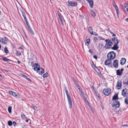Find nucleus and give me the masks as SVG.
Masks as SVG:
<instances>
[{"instance_id":"1","label":"nucleus","mask_w":128,"mask_h":128,"mask_svg":"<svg viewBox=\"0 0 128 128\" xmlns=\"http://www.w3.org/2000/svg\"><path fill=\"white\" fill-rule=\"evenodd\" d=\"M112 40L114 43L113 46L111 48L112 49L114 50H117L119 48L117 46L119 41H118L117 38L114 37L112 38Z\"/></svg>"},{"instance_id":"2","label":"nucleus","mask_w":128,"mask_h":128,"mask_svg":"<svg viewBox=\"0 0 128 128\" xmlns=\"http://www.w3.org/2000/svg\"><path fill=\"white\" fill-rule=\"evenodd\" d=\"M106 42V44L105 46L104 47L106 49H109L110 48V46H112L113 44L114 43L112 40H109V39L106 40H105Z\"/></svg>"},{"instance_id":"3","label":"nucleus","mask_w":128,"mask_h":128,"mask_svg":"<svg viewBox=\"0 0 128 128\" xmlns=\"http://www.w3.org/2000/svg\"><path fill=\"white\" fill-rule=\"evenodd\" d=\"M116 57V54L113 51L110 52L107 55L108 58L111 60L114 59Z\"/></svg>"},{"instance_id":"4","label":"nucleus","mask_w":128,"mask_h":128,"mask_svg":"<svg viewBox=\"0 0 128 128\" xmlns=\"http://www.w3.org/2000/svg\"><path fill=\"white\" fill-rule=\"evenodd\" d=\"M65 92L67 96V99L70 106V108H71L72 107V104L71 98L69 95L68 94V91H66Z\"/></svg>"},{"instance_id":"5","label":"nucleus","mask_w":128,"mask_h":128,"mask_svg":"<svg viewBox=\"0 0 128 128\" xmlns=\"http://www.w3.org/2000/svg\"><path fill=\"white\" fill-rule=\"evenodd\" d=\"M120 105L119 102L117 100H116L114 102L112 105V107L116 109L119 107Z\"/></svg>"},{"instance_id":"6","label":"nucleus","mask_w":128,"mask_h":128,"mask_svg":"<svg viewBox=\"0 0 128 128\" xmlns=\"http://www.w3.org/2000/svg\"><path fill=\"white\" fill-rule=\"evenodd\" d=\"M111 90L110 88H106L104 90L103 93L105 95L108 96L111 93Z\"/></svg>"},{"instance_id":"7","label":"nucleus","mask_w":128,"mask_h":128,"mask_svg":"<svg viewBox=\"0 0 128 128\" xmlns=\"http://www.w3.org/2000/svg\"><path fill=\"white\" fill-rule=\"evenodd\" d=\"M66 4L69 6H77V3L73 1H68L66 3Z\"/></svg>"},{"instance_id":"8","label":"nucleus","mask_w":128,"mask_h":128,"mask_svg":"<svg viewBox=\"0 0 128 128\" xmlns=\"http://www.w3.org/2000/svg\"><path fill=\"white\" fill-rule=\"evenodd\" d=\"M8 40V39L6 37H4L1 38V40L2 43L3 44H6Z\"/></svg>"},{"instance_id":"9","label":"nucleus","mask_w":128,"mask_h":128,"mask_svg":"<svg viewBox=\"0 0 128 128\" xmlns=\"http://www.w3.org/2000/svg\"><path fill=\"white\" fill-rule=\"evenodd\" d=\"M127 89L126 88L123 89L122 91V95L124 96H126L128 95V93L127 92Z\"/></svg>"},{"instance_id":"10","label":"nucleus","mask_w":128,"mask_h":128,"mask_svg":"<svg viewBox=\"0 0 128 128\" xmlns=\"http://www.w3.org/2000/svg\"><path fill=\"white\" fill-rule=\"evenodd\" d=\"M124 70V68H122L120 70L118 69L117 70L116 72L117 75L120 76L122 74V72Z\"/></svg>"},{"instance_id":"11","label":"nucleus","mask_w":128,"mask_h":128,"mask_svg":"<svg viewBox=\"0 0 128 128\" xmlns=\"http://www.w3.org/2000/svg\"><path fill=\"white\" fill-rule=\"evenodd\" d=\"M9 94L13 96L16 97L19 96V94L12 91H9L8 92Z\"/></svg>"},{"instance_id":"12","label":"nucleus","mask_w":128,"mask_h":128,"mask_svg":"<svg viewBox=\"0 0 128 128\" xmlns=\"http://www.w3.org/2000/svg\"><path fill=\"white\" fill-rule=\"evenodd\" d=\"M118 62L117 60H115L114 61L113 66L114 67L116 68L118 67Z\"/></svg>"},{"instance_id":"13","label":"nucleus","mask_w":128,"mask_h":128,"mask_svg":"<svg viewBox=\"0 0 128 128\" xmlns=\"http://www.w3.org/2000/svg\"><path fill=\"white\" fill-rule=\"evenodd\" d=\"M34 69L35 71H37L39 70L40 68V66L38 64H35L34 66Z\"/></svg>"},{"instance_id":"14","label":"nucleus","mask_w":128,"mask_h":128,"mask_svg":"<svg viewBox=\"0 0 128 128\" xmlns=\"http://www.w3.org/2000/svg\"><path fill=\"white\" fill-rule=\"evenodd\" d=\"M122 87V82L120 80H118L117 82V84L116 86L117 88L120 89Z\"/></svg>"},{"instance_id":"15","label":"nucleus","mask_w":128,"mask_h":128,"mask_svg":"<svg viewBox=\"0 0 128 128\" xmlns=\"http://www.w3.org/2000/svg\"><path fill=\"white\" fill-rule=\"evenodd\" d=\"M126 59L124 58H122L120 60V64L121 65H124L126 62Z\"/></svg>"},{"instance_id":"16","label":"nucleus","mask_w":128,"mask_h":128,"mask_svg":"<svg viewBox=\"0 0 128 128\" xmlns=\"http://www.w3.org/2000/svg\"><path fill=\"white\" fill-rule=\"evenodd\" d=\"M111 60L108 58L105 61L104 64L106 65H108V64H110V63H111Z\"/></svg>"},{"instance_id":"17","label":"nucleus","mask_w":128,"mask_h":128,"mask_svg":"<svg viewBox=\"0 0 128 128\" xmlns=\"http://www.w3.org/2000/svg\"><path fill=\"white\" fill-rule=\"evenodd\" d=\"M37 72L40 74H42L44 72V70L42 68H40Z\"/></svg>"},{"instance_id":"18","label":"nucleus","mask_w":128,"mask_h":128,"mask_svg":"<svg viewBox=\"0 0 128 128\" xmlns=\"http://www.w3.org/2000/svg\"><path fill=\"white\" fill-rule=\"evenodd\" d=\"M104 47V45L102 43H100L97 47V48L98 50H100L102 48Z\"/></svg>"},{"instance_id":"19","label":"nucleus","mask_w":128,"mask_h":128,"mask_svg":"<svg viewBox=\"0 0 128 128\" xmlns=\"http://www.w3.org/2000/svg\"><path fill=\"white\" fill-rule=\"evenodd\" d=\"M88 2L89 4L90 7L92 8L94 6V3L92 0H90Z\"/></svg>"},{"instance_id":"20","label":"nucleus","mask_w":128,"mask_h":128,"mask_svg":"<svg viewBox=\"0 0 128 128\" xmlns=\"http://www.w3.org/2000/svg\"><path fill=\"white\" fill-rule=\"evenodd\" d=\"M88 30L89 32L91 34H93L92 28L91 27H89L88 28Z\"/></svg>"},{"instance_id":"21","label":"nucleus","mask_w":128,"mask_h":128,"mask_svg":"<svg viewBox=\"0 0 128 128\" xmlns=\"http://www.w3.org/2000/svg\"><path fill=\"white\" fill-rule=\"evenodd\" d=\"M2 58L4 61L7 62H8L11 61V60L10 59L7 58L6 57H3Z\"/></svg>"},{"instance_id":"22","label":"nucleus","mask_w":128,"mask_h":128,"mask_svg":"<svg viewBox=\"0 0 128 128\" xmlns=\"http://www.w3.org/2000/svg\"><path fill=\"white\" fill-rule=\"evenodd\" d=\"M123 7L125 10H126L127 8L128 9V4H124L123 5Z\"/></svg>"},{"instance_id":"23","label":"nucleus","mask_w":128,"mask_h":128,"mask_svg":"<svg viewBox=\"0 0 128 128\" xmlns=\"http://www.w3.org/2000/svg\"><path fill=\"white\" fill-rule=\"evenodd\" d=\"M58 14L61 22H62V21L63 16H62L61 14H60L59 12L58 13Z\"/></svg>"},{"instance_id":"24","label":"nucleus","mask_w":128,"mask_h":128,"mask_svg":"<svg viewBox=\"0 0 128 128\" xmlns=\"http://www.w3.org/2000/svg\"><path fill=\"white\" fill-rule=\"evenodd\" d=\"M28 30H29L30 32L33 35H34V32L33 30H32V28L30 26H29V27L28 28Z\"/></svg>"},{"instance_id":"25","label":"nucleus","mask_w":128,"mask_h":128,"mask_svg":"<svg viewBox=\"0 0 128 128\" xmlns=\"http://www.w3.org/2000/svg\"><path fill=\"white\" fill-rule=\"evenodd\" d=\"M118 99V94H117L116 95H114V96H113L112 98V100H116Z\"/></svg>"},{"instance_id":"26","label":"nucleus","mask_w":128,"mask_h":128,"mask_svg":"<svg viewBox=\"0 0 128 128\" xmlns=\"http://www.w3.org/2000/svg\"><path fill=\"white\" fill-rule=\"evenodd\" d=\"M90 12L91 15L93 16L94 17L96 16V15L94 11L92 10H90Z\"/></svg>"},{"instance_id":"27","label":"nucleus","mask_w":128,"mask_h":128,"mask_svg":"<svg viewBox=\"0 0 128 128\" xmlns=\"http://www.w3.org/2000/svg\"><path fill=\"white\" fill-rule=\"evenodd\" d=\"M4 51L5 53L6 54H8L9 52V51L6 47L4 48Z\"/></svg>"},{"instance_id":"28","label":"nucleus","mask_w":128,"mask_h":128,"mask_svg":"<svg viewBox=\"0 0 128 128\" xmlns=\"http://www.w3.org/2000/svg\"><path fill=\"white\" fill-rule=\"evenodd\" d=\"M48 76V72H46L43 75V77L44 78H45Z\"/></svg>"},{"instance_id":"29","label":"nucleus","mask_w":128,"mask_h":128,"mask_svg":"<svg viewBox=\"0 0 128 128\" xmlns=\"http://www.w3.org/2000/svg\"><path fill=\"white\" fill-rule=\"evenodd\" d=\"M18 10L19 13L20 12L19 11H20V12H21L22 14L23 12V10L21 7L19 9L18 8Z\"/></svg>"},{"instance_id":"30","label":"nucleus","mask_w":128,"mask_h":128,"mask_svg":"<svg viewBox=\"0 0 128 128\" xmlns=\"http://www.w3.org/2000/svg\"><path fill=\"white\" fill-rule=\"evenodd\" d=\"M22 15L24 17V20H27V18H26L25 14V13L24 12H23V13H22Z\"/></svg>"},{"instance_id":"31","label":"nucleus","mask_w":128,"mask_h":128,"mask_svg":"<svg viewBox=\"0 0 128 128\" xmlns=\"http://www.w3.org/2000/svg\"><path fill=\"white\" fill-rule=\"evenodd\" d=\"M113 6H114V7L115 8V9H116V8H118L116 5L115 2H114L113 1Z\"/></svg>"},{"instance_id":"32","label":"nucleus","mask_w":128,"mask_h":128,"mask_svg":"<svg viewBox=\"0 0 128 128\" xmlns=\"http://www.w3.org/2000/svg\"><path fill=\"white\" fill-rule=\"evenodd\" d=\"M22 117V118L23 119H25V118H26V116H25L24 114H21Z\"/></svg>"},{"instance_id":"33","label":"nucleus","mask_w":128,"mask_h":128,"mask_svg":"<svg viewBox=\"0 0 128 128\" xmlns=\"http://www.w3.org/2000/svg\"><path fill=\"white\" fill-rule=\"evenodd\" d=\"M125 103L127 104H128V97H126L125 99Z\"/></svg>"},{"instance_id":"34","label":"nucleus","mask_w":128,"mask_h":128,"mask_svg":"<svg viewBox=\"0 0 128 128\" xmlns=\"http://www.w3.org/2000/svg\"><path fill=\"white\" fill-rule=\"evenodd\" d=\"M24 20L26 22V24L28 26V27H29V26H30L29 25V24L28 21L27 20Z\"/></svg>"},{"instance_id":"35","label":"nucleus","mask_w":128,"mask_h":128,"mask_svg":"<svg viewBox=\"0 0 128 128\" xmlns=\"http://www.w3.org/2000/svg\"><path fill=\"white\" fill-rule=\"evenodd\" d=\"M115 10L116 11V13L117 15H118V14H119V12H120L118 10V8H116V9Z\"/></svg>"},{"instance_id":"36","label":"nucleus","mask_w":128,"mask_h":128,"mask_svg":"<svg viewBox=\"0 0 128 128\" xmlns=\"http://www.w3.org/2000/svg\"><path fill=\"white\" fill-rule=\"evenodd\" d=\"M8 125L10 126H12V123L11 121H9L8 122Z\"/></svg>"},{"instance_id":"37","label":"nucleus","mask_w":128,"mask_h":128,"mask_svg":"<svg viewBox=\"0 0 128 128\" xmlns=\"http://www.w3.org/2000/svg\"><path fill=\"white\" fill-rule=\"evenodd\" d=\"M90 42V38H88L86 40V43L88 44V45L89 44V43Z\"/></svg>"},{"instance_id":"38","label":"nucleus","mask_w":128,"mask_h":128,"mask_svg":"<svg viewBox=\"0 0 128 128\" xmlns=\"http://www.w3.org/2000/svg\"><path fill=\"white\" fill-rule=\"evenodd\" d=\"M12 109V107L11 106H10L8 108V112H11Z\"/></svg>"},{"instance_id":"39","label":"nucleus","mask_w":128,"mask_h":128,"mask_svg":"<svg viewBox=\"0 0 128 128\" xmlns=\"http://www.w3.org/2000/svg\"><path fill=\"white\" fill-rule=\"evenodd\" d=\"M92 66V67H93V68H96L97 69V70H98V71H99V73H100V70H99L96 67V66H95V65L94 64V66L93 65Z\"/></svg>"},{"instance_id":"40","label":"nucleus","mask_w":128,"mask_h":128,"mask_svg":"<svg viewBox=\"0 0 128 128\" xmlns=\"http://www.w3.org/2000/svg\"><path fill=\"white\" fill-rule=\"evenodd\" d=\"M16 54H17V56H20V55L21 54V53L19 51H17Z\"/></svg>"},{"instance_id":"41","label":"nucleus","mask_w":128,"mask_h":128,"mask_svg":"<svg viewBox=\"0 0 128 128\" xmlns=\"http://www.w3.org/2000/svg\"><path fill=\"white\" fill-rule=\"evenodd\" d=\"M20 76H21L23 77L24 78H27V76H26L24 74H21Z\"/></svg>"},{"instance_id":"42","label":"nucleus","mask_w":128,"mask_h":128,"mask_svg":"<svg viewBox=\"0 0 128 128\" xmlns=\"http://www.w3.org/2000/svg\"><path fill=\"white\" fill-rule=\"evenodd\" d=\"M108 65H109L108 67L112 68V64L111 63H110V64H108Z\"/></svg>"},{"instance_id":"43","label":"nucleus","mask_w":128,"mask_h":128,"mask_svg":"<svg viewBox=\"0 0 128 128\" xmlns=\"http://www.w3.org/2000/svg\"><path fill=\"white\" fill-rule=\"evenodd\" d=\"M33 107L34 108V109L35 110V111H37V108L35 106H33Z\"/></svg>"},{"instance_id":"44","label":"nucleus","mask_w":128,"mask_h":128,"mask_svg":"<svg viewBox=\"0 0 128 128\" xmlns=\"http://www.w3.org/2000/svg\"><path fill=\"white\" fill-rule=\"evenodd\" d=\"M94 39L95 41V42H96L98 40L97 38L96 37H94Z\"/></svg>"},{"instance_id":"45","label":"nucleus","mask_w":128,"mask_h":128,"mask_svg":"<svg viewBox=\"0 0 128 128\" xmlns=\"http://www.w3.org/2000/svg\"><path fill=\"white\" fill-rule=\"evenodd\" d=\"M26 79L28 80V81H29L30 82H31V79L30 78H28V77L27 76V78H26Z\"/></svg>"},{"instance_id":"46","label":"nucleus","mask_w":128,"mask_h":128,"mask_svg":"<svg viewBox=\"0 0 128 128\" xmlns=\"http://www.w3.org/2000/svg\"><path fill=\"white\" fill-rule=\"evenodd\" d=\"M93 57L96 60H97V56H96L95 55Z\"/></svg>"},{"instance_id":"47","label":"nucleus","mask_w":128,"mask_h":128,"mask_svg":"<svg viewBox=\"0 0 128 128\" xmlns=\"http://www.w3.org/2000/svg\"><path fill=\"white\" fill-rule=\"evenodd\" d=\"M64 90L65 91V92L67 91V88L66 86H64Z\"/></svg>"},{"instance_id":"48","label":"nucleus","mask_w":128,"mask_h":128,"mask_svg":"<svg viewBox=\"0 0 128 128\" xmlns=\"http://www.w3.org/2000/svg\"><path fill=\"white\" fill-rule=\"evenodd\" d=\"M109 31L110 32V33L112 34L113 35H112V36H115V34H114L112 32H111L110 31V30H109Z\"/></svg>"},{"instance_id":"49","label":"nucleus","mask_w":128,"mask_h":128,"mask_svg":"<svg viewBox=\"0 0 128 128\" xmlns=\"http://www.w3.org/2000/svg\"><path fill=\"white\" fill-rule=\"evenodd\" d=\"M124 84H126V85H127L128 86V80H127V81L125 83H124Z\"/></svg>"},{"instance_id":"50","label":"nucleus","mask_w":128,"mask_h":128,"mask_svg":"<svg viewBox=\"0 0 128 128\" xmlns=\"http://www.w3.org/2000/svg\"><path fill=\"white\" fill-rule=\"evenodd\" d=\"M93 34H92L95 35L96 36L98 35V34L95 32H93Z\"/></svg>"},{"instance_id":"51","label":"nucleus","mask_w":128,"mask_h":128,"mask_svg":"<svg viewBox=\"0 0 128 128\" xmlns=\"http://www.w3.org/2000/svg\"><path fill=\"white\" fill-rule=\"evenodd\" d=\"M127 125V124H125L124 125H122V126H128Z\"/></svg>"},{"instance_id":"52","label":"nucleus","mask_w":128,"mask_h":128,"mask_svg":"<svg viewBox=\"0 0 128 128\" xmlns=\"http://www.w3.org/2000/svg\"><path fill=\"white\" fill-rule=\"evenodd\" d=\"M89 52L91 53H93V51L92 50H89Z\"/></svg>"},{"instance_id":"53","label":"nucleus","mask_w":128,"mask_h":128,"mask_svg":"<svg viewBox=\"0 0 128 128\" xmlns=\"http://www.w3.org/2000/svg\"><path fill=\"white\" fill-rule=\"evenodd\" d=\"M13 124L14 125V126H15L16 124V122H15L14 121V122H13Z\"/></svg>"},{"instance_id":"54","label":"nucleus","mask_w":128,"mask_h":128,"mask_svg":"<svg viewBox=\"0 0 128 128\" xmlns=\"http://www.w3.org/2000/svg\"><path fill=\"white\" fill-rule=\"evenodd\" d=\"M76 84L78 87H79V86L77 83H76Z\"/></svg>"},{"instance_id":"55","label":"nucleus","mask_w":128,"mask_h":128,"mask_svg":"<svg viewBox=\"0 0 128 128\" xmlns=\"http://www.w3.org/2000/svg\"><path fill=\"white\" fill-rule=\"evenodd\" d=\"M34 63L33 62H31V66H32V64H34Z\"/></svg>"},{"instance_id":"56","label":"nucleus","mask_w":128,"mask_h":128,"mask_svg":"<svg viewBox=\"0 0 128 128\" xmlns=\"http://www.w3.org/2000/svg\"><path fill=\"white\" fill-rule=\"evenodd\" d=\"M17 62L19 64H20L21 62L19 60H18Z\"/></svg>"},{"instance_id":"57","label":"nucleus","mask_w":128,"mask_h":128,"mask_svg":"<svg viewBox=\"0 0 128 128\" xmlns=\"http://www.w3.org/2000/svg\"><path fill=\"white\" fill-rule=\"evenodd\" d=\"M126 21L128 22V18H126Z\"/></svg>"},{"instance_id":"58","label":"nucleus","mask_w":128,"mask_h":128,"mask_svg":"<svg viewBox=\"0 0 128 128\" xmlns=\"http://www.w3.org/2000/svg\"><path fill=\"white\" fill-rule=\"evenodd\" d=\"M100 39L102 40H104V38H102L101 37V38H100Z\"/></svg>"},{"instance_id":"59","label":"nucleus","mask_w":128,"mask_h":128,"mask_svg":"<svg viewBox=\"0 0 128 128\" xmlns=\"http://www.w3.org/2000/svg\"><path fill=\"white\" fill-rule=\"evenodd\" d=\"M81 94H82V95H84V94H83V93L82 92H81Z\"/></svg>"},{"instance_id":"60","label":"nucleus","mask_w":128,"mask_h":128,"mask_svg":"<svg viewBox=\"0 0 128 128\" xmlns=\"http://www.w3.org/2000/svg\"><path fill=\"white\" fill-rule=\"evenodd\" d=\"M26 122H28V120H26Z\"/></svg>"},{"instance_id":"61","label":"nucleus","mask_w":128,"mask_h":128,"mask_svg":"<svg viewBox=\"0 0 128 128\" xmlns=\"http://www.w3.org/2000/svg\"><path fill=\"white\" fill-rule=\"evenodd\" d=\"M78 89L79 90H80V86H79V87H78Z\"/></svg>"},{"instance_id":"62","label":"nucleus","mask_w":128,"mask_h":128,"mask_svg":"<svg viewBox=\"0 0 128 128\" xmlns=\"http://www.w3.org/2000/svg\"><path fill=\"white\" fill-rule=\"evenodd\" d=\"M79 2H80V0H77Z\"/></svg>"},{"instance_id":"63","label":"nucleus","mask_w":128,"mask_h":128,"mask_svg":"<svg viewBox=\"0 0 128 128\" xmlns=\"http://www.w3.org/2000/svg\"><path fill=\"white\" fill-rule=\"evenodd\" d=\"M61 22V23H62V25H63V21L62 20V22Z\"/></svg>"},{"instance_id":"64","label":"nucleus","mask_w":128,"mask_h":128,"mask_svg":"<svg viewBox=\"0 0 128 128\" xmlns=\"http://www.w3.org/2000/svg\"><path fill=\"white\" fill-rule=\"evenodd\" d=\"M24 35H25V36L26 37V33L25 32H24Z\"/></svg>"}]
</instances>
